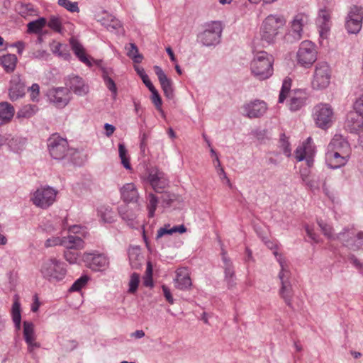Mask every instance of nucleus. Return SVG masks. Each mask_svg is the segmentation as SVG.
I'll return each instance as SVG.
<instances>
[{
    "instance_id": "obj_8",
    "label": "nucleus",
    "mask_w": 363,
    "mask_h": 363,
    "mask_svg": "<svg viewBox=\"0 0 363 363\" xmlns=\"http://www.w3.org/2000/svg\"><path fill=\"white\" fill-rule=\"evenodd\" d=\"M331 70L326 62H319L316 65L314 71L311 86L313 89L320 90L325 89L330 84Z\"/></svg>"
},
{
    "instance_id": "obj_1",
    "label": "nucleus",
    "mask_w": 363,
    "mask_h": 363,
    "mask_svg": "<svg viewBox=\"0 0 363 363\" xmlns=\"http://www.w3.org/2000/svg\"><path fill=\"white\" fill-rule=\"evenodd\" d=\"M291 79L289 77L285 78L279 93V103H283L289 96V108L291 111H296L306 104L307 96L305 91L300 89L291 91Z\"/></svg>"
},
{
    "instance_id": "obj_19",
    "label": "nucleus",
    "mask_w": 363,
    "mask_h": 363,
    "mask_svg": "<svg viewBox=\"0 0 363 363\" xmlns=\"http://www.w3.org/2000/svg\"><path fill=\"white\" fill-rule=\"evenodd\" d=\"M350 230L348 228H345L342 232L337 235V240L342 242L343 245L350 247L353 250H358L363 246V232L359 231L357 234V243L353 242L352 238H348ZM354 235V233H351Z\"/></svg>"
},
{
    "instance_id": "obj_11",
    "label": "nucleus",
    "mask_w": 363,
    "mask_h": 363,
    "mask_svg": "<svg viewBox=\"0 0 363 363\" xmlns=\"http://www.w3.org/2000/svg\"><path fill=\"white\" fill-rule=\"evenodd\" d=\"M363 8L353 6L346 18L345 28L349 33H358L362 26Z\"/></svg>"
},
{
    "instance_id": "obj_15",
    "label": "nucleus",
    "mask_w": 363,
    "mask_h": 363,
    "mask_svg": "<svg viewBox=\"0 0 363 363\" xmlns=\"http://www.w3.org/2000/svg\"><path fill=\"white\" fill-rule=\"evenodd\" d=\"M332 11L326 6L320 9L316 18V24L319 28V34L322 38H326L331 26Z\"/></svg>"
},
{
    "instance_id": "obj_14",
    "label": "nucleus",
    "mask_w": 363,
    "mask_h": 363,
    "mask_svg": "<svg viewBox=\"0 0 363 363\" xmlns=\"http://www.w3.org/2000/svg\"><path fill=\"white\" fill-rule=\"evenodd\" d=\"M82 259L85 265L94 271L103 270L108 264L107 257L98 252H85Z\"/></svg>"
},
{
    "instance_id": "obj_24",
    "label": "nucleus",
    "mask_w": 363,
    "mask_h": 363,
    "mask_svg": "<svg viewBox=\"0 0 363 363\" xmlns=\"http://www.w3.org/2000/svg\"><path fill=\"white\" fill-rule=\"evenodd\" d=\"M121 199L126 203L137 202L139 194L135 185L133 183H128L121 189Z\"/></svg>"
},
{
    "instance_id": "obj_21",
    "label": "nucleus",
    "mask_w": 363,
    "mask_h": 363,
    "mask_svg": "<svg viewBox=\"0 0 363 363\" xmlns=\"http://www.w3.org/2000/svg\"><path fill=\"white\" fill-rule=\"evenodd\" d=\"M307 20V16L303 13H298L294 17L291 22L289 35H292L295 40H298L301 38L303 26L306 23Z\"/></svg>"
},
{
    "instance_id": "obj_9",
    "label": "nucleus",
    "mask_w": 363,
    "mask_h": 363,
    "mask_svg": "<svg viewBox=\"0 0 363 363\" xmlns=\"http://www.w3.org/2000/svg\"><path fill=\"white\" fill-rule=\"evenodd\" d=\"M222 30L220 22L213 21L207 25L205 30L199 35L198 38L205 46L215 45L220 42Z\"/></svg>"
},
{
    "instance_id": "obj_44",
    "label": "nucleus",
    "mask_w": 363,
    "mask_h": 363,
    "mask_svg": "<svg viewBox=\"0 0 363 363\" xmlns=\"http://www.w3.org/2000/svg\"><path fill=\"white\" fill-rule=\"evenodd\" d=\"M140 283V275L138 273H133L130 275L129 283H128V292L131 294H134L137 290Z\"/></svg>"
},
{
    "instance_id": "obj_26",
    "label": "nucleus",
    "mask_w": 363,
    "mask_h": 363,
    "mask_svg": "<svg viewBox=\"0 0 363 363\" xmlns=\"http://www.w3.org/2000/svg\"><path fill=\"white\" fill-rule=\"evenodd\" d=\"M177 276L174 279L176 288L185 290L191 286V280L186 268H179L176 272Z\"/></svg>"
},
{
    "instance_id": "obj_64",
    "label": "nucleus",
    "mask_w": 363,
    "mask_h": 363,
    "mask_svg": "<svg viewBox=\"0 0 363 363\" xmlns=\"http://www.w3.org/2000/svg\"><path fill=\"white\" fill-rule=\"evenodd\" d=\"M115 33H116L118 35H124L125 34V29L121 23V21L115 19Z\"/></svg>"
},
{
    "instance_id": "obj_53",
    "label": "nucleus",
    "mask_w": 363,
    "mask_h": 363,
    "mask_svg": "<svg viewBox=\"0 0 363 363\" xmlns=\"http://www.w3.org/2000/svg\"><path fill=\"white\" fill-rule=\"evenodd\" d=\"M99 213L101 214V218L104 223H111L113 221V213L111 209H108L106 208H101L99 210Z\"/></svg>"
},
{
    "instance_id": "obj_7",
    "label": "nucleus",
    "mask_w": 363,
    "mask_h": 363,
    "mask_svg": "<svg viewBox=\"0 0 363 363\" xmlns=\"http://www.w3.org/2000/svg\"><path fill=\"white\" fill-rule=\"evenodd\" d=\"M57 191L49 186H40L34 192L33 203L41 208H47L55 201Z\"/></svg>"
},
{
    "instance_id": "obj_54",
    "label": "nucleus",
    "mask_w": 363,
    "mask_h": 363,
    "mask_svg": "<svg viewBox=\"0 0 363 363\" xmlns=\"http://www.w3.org/2000/svg\"><path fill=\"white\" fill-rule=\"evenodd\" d=\"M64 257L69 264H75L77 262L79 254L67 249L64 252Z\"/></svg>"
},
{
    "instance_id": "obj_33",
    "label": "nucleus",
    "mask_w": 363,
    "mask_h": 363,
    "mask_svg": "<svg viewBox=\"0 0 363 363\" xmlns=\"http://www.w3.org/2000/svg\"><path fill=\"white\" fill-rule=\"evenodd\" d=\"M96 21L101 23L102 26L106 28L108 30H112L113 29V16L111 13H108L106 11L103 10L95 15Z\"/></svg>"
},
{
    "instance_id": "obj_43",
    "label": "nucleus",
    "mask_w": 363,
    "mask_h": 363,
    "mask_svg": "<svg viewBox=\"0 0 363 363\" xmlns=\"http://www.w3.org/2000/svg\"><path fill=\"white\" fill-rule=\"evenodd\" d=\"M160 198L155 196V194L150 193L148 194L147 197V209H148V216L150 218H152L155 216V212L157 208Z\"/></svg>"
},
{
    "instance_id": "obj_42",
    "label": "nucleus",
    "mask_w": 363,
    "mask_h": 363,
    "mask_svg": "<svg viewBox=\"0 0 363 363\" xmlns=\"http://www.w3.org/2000/svg\"><path fill=\"white\" fill-rule=\"evenodd\" d=\"M161 196L160 199L161 200L162 206L164 208L170 207L172 203L177 200V196L173 193L169 191H161Z\"/></svg>"
},
{
    "instance_id": "obj_10",
    "label": "nucleus",
    "mask_w": 363,
    "mask_h": 363,
    "mask_svg": "<svg viewBox=\"0 0 363 363\" xmlns=\"http://www.w3.org/2000/svg\"><path fill=\"white\" fill-rule=\"evenodd\" d=\"M298 62L305 67L311 66L317 59L315 45L311 41H303L297 52Z\"/></svg>"
},
{
    "instance_id": "obj_32",
    "label": "nucleus",
    "mask_w": 363,
    "mask_h": 363,
    "mask_svg": "<svg viewBox=\"0 0 363 363\" xmlns=\"http://www.w3.org/2000/svg\"><path fill=\"white\" fill-rule=\"evenodd\" d=\"M62 246L68 250H82L84 247V242L77 235H68L64 237Z\"/></svg>"
},
{
    "instance_id": "obj_57",
    "label": "nucleus",
    "mask_w": 363,
    "mask_h": 363,
    "mask_svg": "<svg viewBox=\"0 0 363 363\" xmlns=\"http://www.w3.org/2000/svg\"><path fill=\"white\" fill-rule=\"evenodd\" d=\"M318 225L321 228L323 234L327 236L328 238L337 239L336 237H333L332 235V228L330 225L324 223L323 221L318 222Z\"/></svg>"
},
{
    "instance_id": "obj_36",
    "label": "nucleus",
    "mask_w": 363,
    "mask_h": 363,
    "mask_svg": "<svg viewBox=\"0 0 363 363\" xmlns=\"http://www.w3.org/2000/svg\"><path fill=\"white\" fill-rule=\"evenodd\" d=\"M17 57L13 54H7L0 57V64L6 72H12L16 66Z\"/></svg>"
},
{
    "instance_id": "obj_62",
    "label": "nucleus",
    "mask_w": 363,
    "mask_h": 363,
    "mask_svg": "<svg viewBox=\"0 0 363 363\" xmlns=\"http://www.w3.org/2000/svg\"><path fill=\"white\" fill-rule=\"evenodd\" d=\"M162 289L163 294H164V296L166 300L170 304H173L174 303V298H173V297L172 296V294L170 292L169 289L167 286H165V285H162Z\"/></svg>"
},
{
    "instance_id": "obj_5",
    "label": "nucleus",
    "mask_w": 363,
    "mask_h": 363,
    "mask_svg": "<svg viewBox=\"0 0 363 363\" xmlns=\"http://www.w3.org/2000/svg\"><path fill=\"white\" fill-rule=\"evenodd\" d=\"M40 272L48 281H58L65 278L67 269L65 263L56 258H50L43 263Z\"/></svg>"
},
{
    "instance_id": "obj_38",
    "label": "nucleus",
    "mask_w": 363,
    "mask_h": 363,
    "mask_svg": "<svg viewBox=\"0 0 363 363\" xmlns=\"http://www.w3.org/2000/svg\"><path fill=\"white\" fill-rule=\"evenodd\" d=\"M127 55L132 59L135 63H140L143 59V56L139 53L138 48L135 43H129L125 46Z\"/></svg>"
},
{
    "instance_id": "obj_48",
    "label": "nucleus",
    "mask_w": 363,
    "mask_h": 363,
    "mask_svg": "<svg viewBox=\"0 0 363 363\" xmlns=\"http://www.w3.org/2000/svg\"><path fill=\"white\" fill-rule=\"evenodd\" d=\"M47 24L48 27L52 29L53 30L58 33L61 32L62 22L59 17L56 16H51L49 18L48 22H47Z\"/></svg>"
},
{
    "instance_id": "obj_34",
    "label": "nucleus",
    "mask_w": 363,
    "mask_h": 363,
    "mask_svg": "<svg viewBox=\"0 0 363 363\" xmlns=\"http://www.w3.org/2000/svg\"><path fill=\"white\" fill-rule=\"evenodd\" d=\"M129 261L133 269H140L144 261V257L140 252L139 248L134 247L129 250Z\"/></svg>"
},
{
    "instance_id": "obj_50",
    "label": "nucleus",
    "mask_w": 363,
    "mask_h": 363,
    "mask_svg": "<svg viewBox=\"0 0 363 363\" xmlns=\"http://www.w3.org/2000/svg\"><path fill=\"white\" fill-rule=\"evenodd\" d=\"M60 342L65 352H71L78 346V342L74 340L62 339Z\"/></svg>"
},
{
    "instance_id": "obj_41",
    "label": "nucleus",
    "mask_w": 363,
    "mask_h": 363,
    "mask_svg": "<svg viewBox=\"0 0 363 363\" xmlns=\"http://www.w3.org/2000/svg\"><path fill=\"white\" fill-rule=\"evenodd\" d=\"M118 154L119 157L121 161L122 165L126 169H131V165L130 163V157L128 155V150L123 143H119L118 145Z\"/></svg>"
},
{
    "instance_id": "obj_27",
    "label": "nucleus",
    "mask_w": 363,
    "mask_h": 363,
    "mask_svg": "<svg viewBox=\"0 0 363 363\" xmlns=\"http://www.w3.org/2000/svg\"><path fill=\"white\" fill-rule=\"evenodd\" d=\"M87 155L82 150L69 149L64 164H72L75 166H82L86 161Z\"/></svg>"
},
{
    "instance_id": "obj_4",
    "label": "nucleus",
    "mask_w": 363,
    "mask_h": 363,
    "mask_svg": "<svg viewBox=\"0 0 363 363\" xmlns=\"http://www.w3.org/2000/svg\"><path fill=\"white\" fill-rule=\"evenodd\" d=\"M286 23V20L282 16L269 15L262 23L261 39L267 44L273 43L279 34V29Z\"/></svg>"
},
{
    "instance_id": "obj_6",
    "label": "nucleus",
    "mask_w": 363,
    "mask_h": 363,
    "mask_svg": "<svg viewBox=\"0 0 363 363\" xmlns=\"http://www.w3.org/2000/svg\"><path fill=\"white\" fill-rule=\"evenodd\" d=\"M48 147L51 157L57 160H66L69 148L66 139L57 135H52L48 141Z\"/></svg>"
},
{
    "instance_id": "obj_56",
    "label": "nucleus",
    "mask_w": 363,
    "mask_h": 363,
    "mask_svg": "<svg viewBox=\"0 0 363 363\" xmlns=\"http://www.w3.org/2000/svg\"><path fill=\"white\" fill-rule=\"evenodd\" d=\"M216 162L217 163V164L216 165V168L217 169V172H218V174L220 176V179H225L226 180V182L228 184V186H231L232 184L230 183V179L227 177L226 176V174L223 169V168H222L220 167V160L218 159V157H216Z\"/></svg>"
},
{
    "instance_id": "obj_58",
    "label": "nucleus",
    "mask_w": 363,
    "mask_h": 363,
    "mask_svg": "<svg viewBox=\"0 0 363 363\" xmlns=\"http://www.w3.org/2000/svg\"><path fill=\"white\" fill-rule=\"evenodd\" d=\"M42 230L48 233H52L57 230L58 226L50 220H46L41 225Z\"/></svg>"
},
{
    "instance_id": "obj_29",
    "label": "nucleus",
    "mask_w": 363,
    "mask_h": 363,
    "mask_svg": "<svg viewBox=\"0 0 363 363\" xmlns=\"http://www.w3.org/2000/svg\"><path fill=\"white\" fill-rule=\"evenodd\" d=\"M222 260L223 262V269L225 272V277L228 281V285L233 286L234 284L235 272L233 262L227 257L225 250H222Z\"/></svg>"
},
{
    "instance_id": "obj_13",
    "label": "nucleus",
    "mask_w": 363,
    "mask_h": 363,
    "mask_svg": "<svg viewBox=\"0 0 363 363\" xmlns=\"http://www.w3.org/2000/svg\"><path fill=\"white\" fill-rule=\"evenodd\" d=\"M48 97L50 103L58 108H64L71 99V94L67 87H57L48 91Z\"/></svg>"
},
{
    "instance_id": "obj_40",
    "label": "nucleus",
    "mask_w": 363,
    "mask_h": 363,
    "mask_svg": "<svg viewBox=\"0 0 363 363\" xmlns=\"http://www.w3.org/2000/svg\"><path fill=\"white\" fill-rule=\"evenodd\" d=\"M148 89L151 92V100L152 102L154 104L155 108L157 110H158L162 116L164 117V113L162 108V99L160 97V95L157 90L155 89V87L152 85L148 88Z\"/></svg>"
},
{
    "instance_id": "obj_16",
    "label": "nucleus",
    "mask_w": 363,
    "mask_h": 363,
    "mask_svg": "<svg viewBox=\"0 0 363 363\" xmlns=\"http://www.w3.org/2000/svg\"><path fill=\"white\" fill-rule=\"evenodd\" d=\"M148 181L157 193L162 191V189L169 185V180L164 173L157 168L150 169L148 174Z\"/></svg>"
},
{
    "instance_id": "obj_51",
    "label": "nucleus",
    "mask_w": 363,
    "mask_h": 363,
    "mask_svg": "<svg viewBox=\"0 0 363 363\" xmlns=\"http://www.w3.org/2000/svg\"><path fill=\"white\" fill-rule=\"evenodd\" d=\"M58 4L70 12L74 13L79 11L78 4L77 2H72L69 0H58Z\"/></svg>"
},
{
    "instance_id": "obj_31",
    "label": "nucleus",
    "mask_w": 363,
    "mask_h": 363,
    "mask_svg": "<svg viewBox=\"0 0 363 363\" xmlns=\"http://www.w3.org/2000/svg\"><path fill=\"white\" fill-rule=\"evenodd\" d=\"M15 113L14 107L8 102L0 103V125L11 121Z\"/></svg>"
},
{
    "instance_id": "obj_18",
    "label": "nucleus",
    "mask_w": 363,
    "mask_h": 363,
    "mask_svg": "<svg viewBox=\"0 0 363 363\" xmlns=\"http://www.w3.org/2000/svg\"><path fill=\"white\" fill-rule=\"evenodd\" d=\"M267 109L266 103L260 100H255L243 106L244 112L250 118L260 117L266 112Z\"/></svg>"
},
{
    "instance_id": "obj_37",
    "label": "nucleus",
    "mask_w": 363,
    "mask_h": 363,
    "mask_svg": "<svg viewBox=\"0 0 363 363\" xmlns=\"http://www.w3.org/2000/svg\"><path fill=\"white\" fill-rule=\"evenodd\" d=\"M38 111V108L34 104H26L21 107L17 112V118H29L33 116Z\"/></svg>"
},
{
    "instance_id": "obj_49",
    "label": "nucleus",
    "mask_w": 363,
    "mask_h": 363,
    "mask_svg": "<svg viewBox=\"0 0 363 363\" xmlns=\"http://www.w3.org/2000/svg\"><path fill=\"white\" fill-rule=\"evenodd\" d=\"M134 69L147 88L153 85L150 80L148 75L145 73L144 69L142 67L135 65Z\"/></svg>"
},
{
    "instance_id": "obj_63",
    "label": "nucleus",
    "mask_w": 363,
    "mask_h": 363,
    "mask_svg": "<svg viewBox=\"0 0 363 363\" xmlns=\"http://www.w3.org/2000/svg\"><path fill=\"white\" fill-rule=\"evenodd\" d=\"M303 182L311 190L318 189V183L317 182L311 178L310 176L306 180H303Z\"/></svg>"
},
{
    "instance_id": "obj_30",
    "label": "nucleus",
    "mask_w": 363,
    "mask_h": 363,
    "mask_svg": "<svg viewBox=\"0 0 363 363\" xmlns=\"http://www.w3.org/2000/svg\"><path fill=\"white\" fill-rule=\"evenodd\" d=\"M68 88L77 95L82 96L88 92V87L84 85L82 79L78 76H74L69 79L67 84Z\"/></svg>"
},
{
    "instance_id": "obj_12",
    "label": "nucleus",
    "mask_w": 363,
    "mask_h": 363,
    "mask_svg": "<svg viewBox=\"0 0 363 363\" xmlns=\"http://www.w3.org/2000/svg\"><path fill=\"white\" fill-rule=\"evenodd\" d=\"M314 119L316 125L322 128H328L333 123V111L328 104H319L314 108Z\"/></svg>"
},
{
    "instance_id": "obj_39",
    "label": "nucleus",
    "mask_w": 363,
    "mask_h": 363,
    "mask_svg": "<svg viewBox=\"0 0 363 363\" xmlns=\"http://www.w3.org/2000/svg\"><path fill=\"white\" fill-rule=\"evenodd\" d=\"M47 24L46 18L41 17L28 23V32L30 33H39Z\"/></svg>"
},
{
    "instance_id": "obj_17",
    "label": "nucleus",
    "mask_w": 363,
    "mask_h": 363,
    "mask_svg": "<svg viewBox=\"0 0 363 363\" xmlns=\"http://www.w3.org/2000/svg\"><path fill=\"white\" fill-rule=\"evenodd\" d=\"M154 70L157 76L164 96L169 99H172L174 98V89L172 79L167 77L160 67L157 65L154 66Z\"/></svg>"
},
{
    "instance_id": "obj_47",
    "label": "nucleus",
    "mask_w": 363,
    "mask_h": 363,
    "mask_svg": "<svg viewBox=\"0 0 363 363\" xmlns=\"http://www.w3.org/2000/svg\"><path fill=\"white\" fill-rule=\"evenodd\" d=\"M89 277L86 275L82 276L80 278L77 279L69 288V291H80L87 283Z\"/></svg>"
},
{
    "instance_id": "obj_20",
    "label": "nucleus",
    "mask_w": 363,
    "mask_h": 363,
    "mask_svg": "<svg viewBox=\"0 0 363 363\" xmlns=\"http://www.w3.org/2000/svg\"><path fill=\"white\" fill-rule=\"evenodd\" d=\"M25 85L21 82L20 77L13 75L11 79L9 89V99L14 101L22 98L25 95Z\"/></svg>"
},
{
    "instance_id": "obj_22",
    "label": "nucleus",
    "mask_w": 363,
    "mask_h": 363,
    "mask_svg": "<svg viewBox=\"0 0 363 363\" xmlns=\"http://www.w3.org/2000/svg\"><path fill=\"white\" fill-rule=\"evenodd\" d=\"M347 162V155L340 152L328 150L326 153V163L331 169H337Z\"/></svg>"
},
{
    "instance_id": "obj_28",
    "label": "nucleus",
    "mask_w": 363,
    "mask_h": 363,
    "mask_svg": "<svg viewBox=\"0 0 363 363\" xmlns=\"http://www.w3.org/2000/svg\"><path fill=\"white\" fill-rule=\"evenodd\" d=\"M70 45L72 50L79 58V60L88 67H91V60H93V59L90 58L86 55L83 46L79 43V42L77 40L72 38L70 39Z\"/></svg>"
},
{
    "instance_id": "obj_52",
    "label": "nucleus",
    "mask_w": 363,
    "mask_h": 363,
    "mask_svg": "<svg viewBox=\"0 0 363 363\" xmlns=\"http://www.w3.org/2000/svg\"><path fill=\"white\" fill-rule=\"evenodd\" d=\"M62 242H64V237H52L45 241L44 245L46 248L55 246H62Z\"/></svg>"
},
{
    "instance_id": "obj_2",
    "label": "nucleus",
    "mask_w": 363,
    "mask_h": 363,
    "mask_svg": "<svg viewBox=\"0 0 363 363\" xmlns=\"http://www.w3.org/2000/svg\"><path fill=\"white\" fill-rule=\"evenodd\" d=\"M274 57L267 52H257L250 64L253 75L259 80L268 79L273 74Z\"/></svg>"
},
{
    "instance_id": "obj_59",
    "label": "nucleus",
    "mask_w": 363,
    "mask_h": 363,
    "mask_svg": "<svg viewBox=\"0 0 363 363\" xmlns=\"http://www.w3.org/2000/svg\"><path fill=\"white\" fill-rule=\"evenodd\" d=\"M169 227H170V225L168 224V225H165L164 227H163V228H160L157 230L156 239L158 240L160 238H162V236H164V235H172V233H174L173 227L172 228H169Z\"/></svg>"
},
{
    "instance_id": "obj_45",
    "label": "nucleus",
    "mask_w": 363,
    "mask_h": 363,
    "mask_svg": "<svg viewBox=\"0 0 363 363\" xmlns=\"http://www.w3.org/2000/svg\"><path fill=\"white\" fill-rule=\"evenodd\" d=\"M34 325L28 321L23 322V337L25 341H29L30 337H35Z\"/></svg>"
},
{
    "instance_id": "obj_60",
    "label": "nucleus",
    "mask_w": 363,
    "mask_h": 363,
    "mask_svg": "<svg viewBox=\"0 0 363 363\" xmlns=\"http://www.w3.org/2000/svg\"><path fill=\"white\" fill-rule=\"evenodd\" d=\"M30 99L33 101H38L40 92V86L38 84H33L30 88Z\"/></svg>"
},
{
    "instance_id": "obj_23",
    "label": "nucleus",
    "mask_w": 363,
    "mask_h": 363,
    "mask_svg": "<svg viewBox=\"0 0 363 363\" xmlns=\"http://www.w3.org/2000/svg\"><path fill=\"white\" fill-rule=\"evenodd\" d=\"M349 149L348 142L340 135H335L328 147V150L340 152L345 155H347Z\"/></svg>"
},
{
    "instance_id": "obj_3",
    "label": "nucleus",
    "mask_w": 363,
    "mask_h": 363,
    "mask_svg": "<svg viewBox=\"0 0 363 363\" xmlns=\"http://www.w3.org/2000/svg\"><path fill=\"white\" fill-rule=\"evenodd\" d=\"M274 255L277 257L279 262L281 271L279 273V278L281 281V286L279 291L281 297L289 306H291V300L294 296L292 286L290 281L291 272L288 269L287 264L281 255L275 250Z\"/></svg>"
},
{
    "instance_id": "obj_25",
    "label": "nucleus",
    "mask_w": 363,
    "mask_h": 363,
    "mask_svg": "<svg viewBox=\"0 0 363 363\" xmlns=\"http://www.w3.org/2000/svg\"><path fill=\"white\" fill-rule=\"evenodd\" d=\"M361 115L356 111L355 112H350L347 116L345 121V127L351 133H357L362 129L363 121L361 118Z\"/></svg>"
},
{
    "instance_id": "obj_61",
    "label": "nucleus",
    "mask_w": 363,
    "mask_h": 363,
    "mask_svg": "<svg viewBox=\"0 0 363 363\" xmlns=\"http://www.w3.org/2000/svg\"><path fill=\"white\" fill-rule=\"evenodd\" d=\"M354 108L363 117V94L356 100Z\"/></svg>"
},
{
    "instance_id": "obj_35",
    "label": "nucleus",
    "mask_w": 363,
    "mask_h": 363,
    "mask_svg": "<svg viewBox=\"0 0 363 363\" xmlns=\"http://www.w3.org/2000/svg\"><path fill=\"white\" fill-rule=\"evenodd\" d=\"M11 317L14 325L17 330L21 328V303L17 295H15L13 303L11 308Z\"/></svg>"
},
{
    "instance_id": "obj_55",
    "label": "nucleus",
    "mask_w": 363,
    "mask_h": 363,
    "mask_svg": "<svg viewBox=\"0 0 363 363\" xmlns=\"http://www.w3.org/2000/svg\"><path fill=\"white\" fill-rule=\"evenodd\" d=\"M309 152L306 146L298 147L295 151V157L298 161H302Z\"/></svg>"
},
{
    "instance_id": "obj_46",
    "label": "nucleus",
    "mask_w": 363,
    "mask_h": 363,
    "mask_svg": "<svg viewBox=\"0 0 363 363\" xmlns=\"http://www.w3.org/2000/svg\"><path fill=\"white\" fill-rule=\"evenodd\" d=\"M96 63L100 67V69L102 72V77L107 87L111 92H113V80L112 79L111 77H109L108 71L106 68L101 67V62H98Z\"/></svg>"
}]
</instances>
